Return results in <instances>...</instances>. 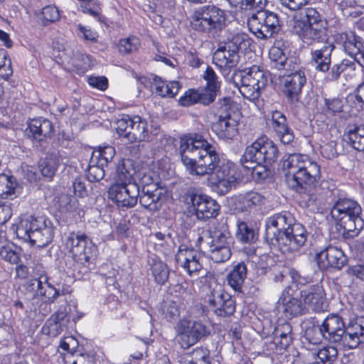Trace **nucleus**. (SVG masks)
<instances>
[{"label":"nucleus","instance_id":"obj_1","mask_svg":"<svg viewBox=\"0 0 364 364\" xmlns=\"http://www.w3.org/2000/svg\"><path fill=\"white\" fill-rule=\"evenodd\" d=\"M181 161L191 176L209 177V183L221 193H228L241 179L237 166L222 159L215 146L201 137L182 139Z\"/></svg>","mask_w":364,"mask_h":364},{"label":"nucleus","instance_id":"obj_2","mask_svg":"<svg viewBox=\"0 0 364 364\" xmlns=\"http://www.w3.org/2000/svg\"><path fill=\"white\" fill-rule=\"evenodd\" d=\"M292 222L287 212L276 213L266 220V238L277 244L283 253L298 252L307 240L304 226Z\"/></svg>","mask_w":364,"mask_h":364},{"label":"nucleus","instance_id":"obj_3","mask_svg":"<svg viewBox=\"0 0 364 364\" xmlns=\"http://www.w3.org/2000/svg\"><path fill=\"white\" fill-rule=\"evenodd\" d=\"M279 151L274 143L266 136L257 139L250 146H247L240 159L241 179L245 177L246 180L252 178L259 181L268 176L267 165L272 164L277 159Z\"/></svg>","mask_w":364,"mask_h":364},{"label":"nucleus","instance_id":"obj_4","mask_svg":"<svg viewBox=\"0 0 364 364\" xmlns=\"http://www.w3.org/2000/svg\"><path fill=\"white\" fill-rule=\"evenodd\" d=\"M282 166L288 187L297 192L306 189L320 178V166L306 155L291 154Z\"/></svg>","mask_w":364,"mask_h":364},{"label":"nucleus","instance_id":"obj_5","mask_svg":"<svg viewBox=\"0 0 364 364\" xmlns=\"http://www.w3.org/2000/svg\"><path fill=\"white\" fill-rule=\"evenodd\" d=\"M16 236L31 245L43 247L53 239V232L50 222L43 217L27 215L21 218L16 228Z\"/></svg>","mask_w":364,"mask_h":364},{"label":"nucleus","instance_id":"obj_6","mask_svg":"<svg viewBox=\"0 0 364 364\" xmlns=\"http://www.w3.org/2000/svg\"><path fill=\"white\" fill-rule=\"evenodd\" d=\"M232 80L240 94L250 101L257 100L261 91L267 84V76L259 66L253 65L244 70H237L232 75Z\"/></svg>","mask_w":364,"mask_h":364},{"label":"nucleus","instance_id":"obj_7","mask_svg":"<svg viewBox=\"0 0 364 364\" xmlns=\"http://www.w3.org/2000/svg\"><path fill=\"white\" fill-rule=\"evenodd\" d=\"M295 32L307 43H323L326 38V22L321 20L319 14L313 8H308L295 20Z\"/></svg>","mask_w":364,"mask_h":364},{"label":"nucleus","instance_id":"obj_8","mask_svg":"<svg viewBox=\"0 0 364 364\" xmlns=\"http://www.w3.org/2000/svg\"><path fill=\"white\" fill-rule=\"evenodd\" d=\"M361 213V206L356 201L348 198L338 200L331 210L332 217L346 231L353 232L351 236L357 235L364 225Z\"/></svg>","mask_w":364,"mask_h":364},{"label":"nucleus","instance_id":"obj_9","mask_svg":"<svg viewBox=\"0 0 364 364\" xmlns=\"http://www.w3.org/2000/svg\"><path fill=\"white\" fill-rule=\"evenodd\" d=\"M201 282L203 283L202 291L205 295V301L218 316H226L234 313L233 301L212 274H207Z\"/></svg>","mask_w":364,"mask_h":364},{"label":"nucleus","instance_id":"obj_10","mask_svg":"<svg viewBox=\"0 0 364 364\" xmlns=\"http://www.w3.org/2000/svg\"><path fill=\"white\" fill-rule=\"evenodd\" d=\"M225 22L223 10L211 5L195 10L191 15V26L197 31L209 33L220 30Z\"/></svg>","mask_w":364,"mask_h":364},{"label":"nucleus","instance_id":"obj_11","mask_svg":"<svg viewBox=\"0 0 364 364\" xmlns=\"http://www.w3.org/2000/svg\"><path fill=\"white\" fill-rule=\"evenodd\" d=\"M344 322L337 314H330L320 325L306 331V338L313 344L319 343L322 339L331 343H337L341 335L344 333Z\"/></svg>","mask_w":364,"mask_h":364},{"label":"nucleus","instance_id":"obj_12","mask_svg":"<svg viewBox=\"0 0 364 364\" xmlns=\"http://www.w3.org/2000/svg\"><path fill=\"white\" fill-rule=\"evenodd\" d=\"M176 339L181 347L187 349L210 334L211 328L201 321L183 318L176 327Z\"/></svg>","mask_w":364,"mask_h":364},{"label":"nucleus","instance_id":"obj_13","mask_svg":"<svg viewBox=\"0 0 364 364\" xmlns=\"http://www.w3.org/2000/svg\"><path fill=\"white\" fill-rule=\"evenodd\" d=\"M250 31L257 38H271L280 28V21L277 14L268 10H260L253 13L247 19Z\"/></svg>","mask_w":364,"mask_h":364},{"label":"nucleus","instance_id":"obj_14","mask_svg":"<svg viewBox=\"0 0 364 364\" xmlns=\"http://www.w3.org/2000/svg\"><path fill=\"white\" fill-rule=\"evenodd\" d=\"M117 132L131 143L144 141L149 138L146 122L135 115L124 116L117 122Z\"/></svg>","mask_w":364,"mask_h":364},{"label":"nucleus","instance_id":"obj_15","mask_svg":"<svg viewBox=\"0 0 364 364\" xmlns=\"http://www.w3.org/2000/svg\"><path fill=\"white\" fill-rule=\"evenodd\" d=\"M65 247L78 262H89L95 251V247L87 236L81 232H70L65 240Z\"/></svg>","mask_w":364,"mask_h":364},{"label":"nucleus","instance_id":"obj_16","mask_svg":"<svg viewBox=\"0 0 364 364\" xmlns=\"http://www.w3.org/2000/svg\"><path fill=\"white\" fill-rule=\"evenodd\" d=\"M139 187L137 183H112L108 190V198L119 208L134 207L138 200Z\"/></svg>","mask_w":364,"mask_h":364},{"label":"nucleus","instance_id":"obj_17","mask_svg":"<svg viewBox=\"0 0 364 364\" xmlns=\"http://www.w3.org/2000/svg\"><path fill=\"white\" fill-rule=\"evenodd\" d=\"M26 288L34 297L41 298L43 301L53 303L58 296L64 294L56 289L49 282L46 275L42 274L26 282Z\"/></svg>","mask_w":364,"mask_h":364},{"label":"nucleus","instance_id":"obj_18","mask_svg":"<svg viewBox=\"0 0 364 364\" xmlns=\"http://www.w3.org/2000/svg\"><path fill=\"white\" fill-rule=\"evenodd\" d=\"M202 256L196 250L182 245L179 247L176 261L190 276L197 274L203 269Z\"/></svg>","mask_w":364,"mask_h":364},{"label":"nucleus","instance_id":"obj_19","mask_svg":"<svg viewBox=\"0 0 364 364\" xmlns=\"http://www.w3.org/2000/svg\"><path fill=\"white\" fill-rule=\"evenodd\" d=\"M211 129L220 139H233L238 134V114L230 112L220 114Z\"/></svg>","mask_w":364,"mask_h":364},{"label":"nucleus","instance_id":"obj_20","mask_svg":"<svg viewBox=\"0 0 364 364\" xmlns=\"http://www.w3.org/2000/svg\"><path fill=\"white\" fill-rule=\"evenodd\" d=\"M364 341V318L356 319L355 322L344 326V333L337 343L345 349H353Z\"/></svg>","mask_w":364,"mask_h":364},{"label":"nucleus","instance_id":"obj_21","mask_svg":"<svg viewBox=\"0 0 364 364\" xmlns=\"http://www.w3.org/2000/svg\"><path fill=\"white\" fill-rule=\"evenodd\" d=\"M318 267L326 269L333 267L341 269L347 262V257L343 250L335 246H328L323 250L316 253L315 257Z\"/></svg>","mask_w":364,"mask_h":364},{"label":"nucleus","instance_id":"obj_22","mask_svg":"<svg viewBox=\"0 0 364 364\" xmlns=\"http://www.w3.org/2000/svg\"><path fill=\"white\" fill-rule=\"evenodd\" d=\"M325 295L322 286L319 284L310 286L301 291L306 310L314 312H321L326 309L327 305Z\"/></svg>","mask_w":364,"mask_h":364},{"label":"nucleus","instance_id":"obj_23","mask_svg":"<svg viewBox=\"0 0 364 364\" xmlns=\"http://www.w3.org/2000/svg\"><path fill=\"white\" fill-rule=\"evenodd\" d=\"M191 200L198 219L215 218L219 213L220 205L208 196L195 194L191 196Z\"/></svg>","mask_w":364,"mask_h":364},{"label":"nucleus","instance_id":"obj_24","mask_svg":"<svg viewBox=\"0 0 364 364\" xmlns=\"http://www.w3.org/2000/svg\"><path fill=\"white\" fill-rule=\"evenodd\" d=\"M335 46L333 43L324 41L322 45H315L311 49V62L315 69L322 73H326L331 64V54Z\"/></svg>","mask_w":364,"mask_h":364},{"label":"nucleus","instance_id":"obj_25","mask_svg":"<svg viewBox=\"0 0 364 364\" xmlns=\"http://www.w3.org/2000/svg\"><path fill=\"white\" fill-rule=\"evenodd\" d=\"M239 54L231 50L229 46L219 47L213 53V62L223 75H228L230 70L239 62Z\"/></svg>","mask_w":364,"mask_h":364},{"label":"nucleus","instance_id":"obj_26","mask_svg":"<svg viewBox=\"0 0 364 364\" xmlns=\"http://www.w3.org/2000/svg\"><path fill=\"white\" fill-rule=\"evenodd\" d=\"M306 82V75L303 70H296L287 75L283 80L284 95L291 101L297 100Z\"/></svg>","mask_w":364,"mask_h":364},{"label":"nucleus","instance_id":"obj_27","mask_svg":"<svg viewBox=\"0 0 364 364\" xmlns=\"http://www.w3.org/2000/svg\"><path fill=\"white\" fill-rule=\"evenodd\" d=\"M166 196V191L161 187L145 186L142 188L139 203L151 211L157 210Z\"/></svg>","mask_w":364,"mask_h":364},{"label":"nucleus","instance_id":"obj_28","mask_svg":"<svg viewBox=\"0 0 364 364\" xmlns=\"http://www.w3.org/2000/svg\"><path fill=\"white\" fill-rule=\"evenodd\" d=\"M264 201V197L256 191H248L234 198L235 210L239 212L256 210L261 207Z\"/></svg>","mask_w":364,"mask_h":364},{"label":"nucleus","instance_id":"obj_29","mask_svg":"<svg viewBox=\"0 0 364 364\" xmlns=\"http://www.w3.org/2000/svg\"><path fill=\"white\" fill-rule=\"evenodd\" d=\"M278 304L284 316L291 318L304 314L306 311L304 304L296 298L291 296L289 290L285 289L279 299Z\"/></svg>","mask_w":364,"mask_h":364},{"label":"nucleus","instance_id":"obj_30","mask_svg":"<svg viewBox=\"0 0 364 364\" xmlns=\"http://www.w3.org/2000/svg\"><path fill=\"white\" fill-rule=\"evenodd\" d=\"M53 131L52 123L43 117L31 119L26 129V134L30 138L42 141L49 136Z\"/></svg>","mask_w":364,"mask_h":364},{"label":"nucleus","instance_id":"obj_31","mask_svg":"<svg viewBox=\"0 0 364 364\" xmlns=\"http://www.w3.org/2000/svg\"><path fill=\"white\" fill-rule=\"evenodd\" d=\"M136 173L134 162L131 159H123L119 161L113 173V183L129 184L134 182L133 176Z\"/></svg>","mask_w":364,"mask_h":364},{"label":"nucleus","instance_id":"obj_32","mask_svg":"<svg viewBox=\"0 0 364 364\" xmlns=\"http://www.w3.org/2000/svg\"><path fill=\"white\" fill-rule=\"evenodd\" d=\"M286 117L279 111H274L272 114V125L281 141L288 144L294 139L292 131L286 124Z\"/></svg>","mask_w":364,"mask_h":364},{"label":"nucleus","instance_id":"obj_33","mask_svg":"<svg viewBox=\"0 0 364 364\" xmlns=\"http://www.w3.org/2000/svg\"><path fill=\"white\" fill-rule=\"evenodd\" d=\"M150 80L151 90L161 97H173L181 89L177 81L165 82L157 76H152Z\"/></svg>","mask_w":364,"mask_h":364},{"label":"nucleus","instance_id":"obj_34","mask_svg":"<svg viewBox=\"0 0 364 364\" xmlns=\"http://www.w3.org/2000/svg\"><path fill=\"white\" fill-rule=\"evenodd\" d=\"M21 193V187L16 178L6 174H0V197L14 199Z\"/></svg>","mask_w":364,"mask_h":364},{"label":"nucleus","instance_id":"obj_35","mask_svg":"<svg viewBox=\"0 0 364 364\" xmlns=\"http://www.w3.org/2000/svg\"><path fill=\"white\" fill-rule=\"evenodd\" d=\"M336 41L350 57L354 55L355 52H358L360 47L363 45L360 38L353 31H346L338 34Z\"/></svg>","mask_w":364,"mask_h":364},{"label":"nucleus","instance_id":"obj_36","mask_svg":"<svg viewBox=\"0 0 364 364\" xmlns=\"http://www.w3.org/2000/svg\"><path fill=\"white\" fill-rule=\"evenodd\" d=\"M247 266L243 262H239L233 265L232 269L227 276L228 284L235 291L240 292L245 279L247 277Z\"/></svg>","mask_w":364,"mask_h":364},{"label":"nucleus","instance_id":"obj_37","mask_svg":"<svg viewBox=\"0 0 364 364\" xmlns=\"http://www.w3.org/2000/svg\"><path fill=\"white\" fill-rule=\"evenodd\" d=\"M212 102L211 96L208 97V95H206L204 91L197 90H188L179 99L180 105L185 107H188L196 103L208 105Z\"/></svg>","mask_w":364,"mask_h":364},{"label":"nucleus","instance_id":"obj_38","mask_svg":"<svg viewBox=\"0 0 364 364\" xmlns=\"http://www.w3.org/2000/svg\"><path fill=\"white\" fill-rule=\"evenodd\" d=\"M150 269L155 282L160 285L164 284L169 276V269L165 262L157 257L150 259Z\"/></svg>","mask_w":364,"mask_h":364},{"label":"nucleus","instance_id":"obj_39","mask_svg":"<svg viewBox=\"0 0 364 364\" xmlns=\"http://www.w3.org/2000/svg\"><path fill=\"white\" fill-rule=\"evenodd\" d=\"M209 240L207 242H231L230 233L225 222L220 221L210 228Z\"/></svg>","mask_w":364,"mask_h":364},{"label":"nucleus","instance_id":"obj_40","mask_svg":"<svg viewBox=\"0 0 364 364\" xmlns=\"http://www.w3.org/2000/svg\"><path fill=\"white\" fill-rule=\"evenodd\" d=\"M115 155V149L109 145L99 146L92 151L91 163H97L100 165H107Z\"/></svg>","mask_w":364,"mask_h":364},{"label":"nucleus","instance_id":"obj_41","mask_svg":"<svg viewBox=\"0 0 364 364\" xmlns=\"http://www.w3.org/2000/svg\"><path fill=\"white\" fill-rule=\"evenodd\" d=\"M203 78L206 81V86L203 91L208 95V97H212L213 102L220 88L218 76L213 69L208 66L204 72Z\"/></svg>","mask_w":364,"mask_h":364},{"label":"nucleus","instance_id":"obj_42","mask_svg":"<svg viewBox=\"0 0 364 364\" xmlns=\"http://www.w3.org/2000/svg\"><path fill=\"white\" fill-rule=\"evenodd\" d=\"M270 67L278 70H287L286 68L287 58L284 50L276 46H272L269 51Z\"/></svg>","mask_w":364,"mask_h":364},{"label":"nucleus","instance_id":"obj_43","mask_svg":"<svg viewBox=\"0 0 364 364\" xmlns=\"http://www.w3.org/2000/svg\"><path fill=\"white\" fill-rule=\"evenodd\" d=\"M348 139L355 149L364 151V126H354L349 128Z\"/></svg>","mask_w":364,"mask_h":364},{"label":"nucleus","instance_id":"obj_44","mask_svg":"<svg viewBox=\"0 0 364 364\" xmlns=\"http://www.w3.org/2000/svg\"><path fill=\"white\" fill-rule=\"evenodd\" d=\"M59 205L63 212H69L78 215L82 213L78 200L74 196L62 195L59 198Z\"/></svg>","mask_w":364,"mask_h":364},{"label":"nucleus","instance_id":"obj_45","mask_svg":"<svg viewBox=\"0 0 364 364\" xmlns=\"http://www.w3.org/2000/svg\"><path fill=\"white\" fill-rule=\"evenodd\" d=\"M82 314L77 312L76 316H73L71 314V306L69 305L61 306L58 311L50 316L52 321H55L59 323H63L67 326L70 319H72L75 323L81 318Z\"/></svg>","mask_w":364,"mask_h":364},{"label":"nucleus","instance_id":"obj_46","mask_svg":"<svg viewBox=\"0 0 364 364\" xmlns=\"http://www.w3.org/2000/svg\"><path fill=\"white\" fill-rule=\"evenodd\" d=\"M346 100L356 111L364 110V81L357 86L353 93L348 95Z\"/></svg>","mask_w":364,"mask_h":364},{"label":"nucleus","instance_id":"obj_47","mask_svg":"<svg viewBox=\"0 0 364 364\" xmlns=\"http://www.w3.org/2000/svg\"><path fill=\"white\" fill-rule=\"evenodd\" d=\"M356 69V65L354 60L343 59L339 63L334 64L330 72L331 79L336 80L342 73L349 71L353 72Z\"/></svg>","mask_w":364,"mask_h":364},{"label":"nucleus","instance_id":"obj_48","mask_svg":"<svg viewBox=\"0 0 364 364\" xmlns=\"http://www.w3.org/2000/svg\"><path fill=\"white\" fill-rule=\"evenodd\" d=\"M140 46L139 39L135 36L122 38L119 41L118 49L122 54H129L136 50Z\"/></svg>","mask_w":364,"mask_h":364},{"label":"nucleus","instance_id":"obj_49","mask_svg":"<svg viewBox=\"0 0 364 364\" xmlns=\"http://www.w3.org/2000/svg\"><path fill=\"white\" fill-rule=\"evenodd\" d=\"M0 257L11 264H17L19 260L18 253L12 243H7L0 247Z\"/></svg>","mask_w":364,"mask_h":364},{"label":"nucleus","instance_id":"obj_50","mask_svg":"<svg viewBox=\"0 0 364 364\" xmlns=\"http://www.w3.org/2000/svg\"><path fill=\"white\" fill-rule=\"evenodd\" d=\"M225 45L229 46L231 50H233L238 54L240 49L245 48L249 46V38L244 33H237L232 36L231 40L225 43Z\"/></svg>","mask_w":364,"mask_h":364},{"label":"nucleus","instance_id":"obj_51","mask_svg":"<svg viewBox=\"0 0 364 364\" xmlns=\"http://www.w3.org/2000/svg\"><path fill=\"white\" fill-rule=\"evenodd\" d=\"M316 355L323 364H332L338 356V350L333 346H326L318 350Z\"/></svg>","mask_w":364,"mask_h":364},{"label":"nucleus","instance_id":"obj_52","mask_svg":"<svg viewBox=\"0 0 364 364\" xmlns=\"http://www.w3.org/2000/svg\"><path fill=\"white\" fill-rule=\"evenodd\" d=\"M336 144L337 143L335 139H331L329 141L321 140L320 144L321 154L328 159H334L338 155Z\"/></svg>","mask_w":364,"mask_h":364},{"label":"nucleus","instance_id":"obj_53","mask_svg":"<svg viewBox=\"0 0 364 364\" xmlns=\"http://www.w3.org/2000/svg\"><path fill=\"white\" fill-rule=\"evenodd\" d=\"M42 21L44 25L53 23L59 20L60 11L58 9L53 5L46 6L41 11Z\"/></svg>","mask_w":364,"mask_h":364},{"label":"nucleus","instance_id":"obj_54","mask_svg":"<svg viewBox=\"0 0 364 364\" xmlns=\"http://www.w3.org/2000/svg\"><path fill=\"white\" fill-rule=\"evenodd\" d=\"M236 237L239 241L247 243L253 240L254 231L247 226L246 223L240 222L237 223Z\"/></svg>","mask_w":364,"mask_h":364},{"label":"nucleus","instance_id":"obj_55","mask_svg":"<svg viewBox=\"0 0 364 364\" xmlns=\"http://www.w3.org/2000/svg\"><path fill=\"white\" fill-rule=\"evenodd\" d=\"M39 168L41 174L47 178H51L57 169L56 161L53 158L42 159L39 164Z\"/></svg>","mask_w":364,"mask_h":364},{"label":"nucleus","instance_id":"obj_56","mask_svg":"<svg viewBox=\"0 0 364 364\" xmlns=\"http://www.w3.org/2000/svg\"><path fill=\"white\" fill-rule=\"evenodd\" d=\"M325 112L328 114H336L343 110V101L339 97L325 98Z\"/></svg>","mask_w":364,"mask_h":364},{"label":"nucleus","instance_id":"obj_57","mask_svg":"<svg viewBox=\"0 0 364 364\" xmlns=\"http://www.w3.org/2000/svg\"><path fill=\"white\" fill-rule=\"evenodd\" d=\"M103 166L97 163H91V161H90L87 176L90 182L100 181L104 178L105 171Z\"/></svg>","mask_w":364,"mask_h":364},{"label":"nucleus","instance_id":"obj_58","mask_svg":"<svg viewBox=\"0 0 364 364\" xmlns=\"http://www.w3.org/2000/svg\"><path fill=\"white\" fill-rule=\"evenodd\" d=\"M65 328L66 326L63 323L52 321L50 318L43 327V331L50 337H56L60 334Z\"/></svg>","mask_w":364,"mask_h":364},{"label":"nucleus","instance_id":"obj_59","mask_svg":"<svg viewBox=\"0 0 364 364\" xmlns=\"http://www.w3.org/2000/svg\"><path fill=\"white\" fill-rule=\"evenodd\" d=\"M141 182L143 188H145V186L151 187V186H154V188L159 187L160 173L159 169L156 171L149 170L144 173Z\"/></svg>","mask_w":364,"mask_h":364},{"label":"nucleus","instance_id":"obj_60","mask_svg":"<svg viewBox=\"0 0 364 364\" xmlns=\"http://www.w3.org/2000/svg\"><path fill=\"white\" fill-rule=\"evenodd\" d=\"M162 311L164 317L169 321H176L180 314L178 306L174 301L166 302Z\"/></svg>","mask_w":364,"mask_h":364},{"label":"nucleus","instance_id":"obj_61","mask_svg":"<svg viewBox=\"0 0 364 364\" xmlns=\"http://www.w3.org/2000/svg\"><path fill=\"white\" fill-rule=\"evenodd\" d=\"M77 35L85 41L90 42H97L98 33L89 26H83L80 23L77 25Z\"/></svg>","mask_w":364,"mask_h":364},{"label":"nucleus","instance_id":"obj_62","mask_svg":"<svg viewBox=\"0 0 364 364\" xmlns=\"http://www.w3.org/2000/svg\"><path fill=\"white\" fill-rule=\"evenodd\" d=\"M210 251V258L215 262L220 263L228 260L231 256L230 247H225L221 250H212Z\"/></svg>","mask_w":364,"mask_h":364},{"label":"nucleus","instance_id":"obj_63","mask_svg":"<svg viewBox=\"0 0 364 364\" xmlns=\"http://www.w3.org/2000/svg\"><path fill=\"white\" fill-rule=\"evenodd\" d=\"M282 329L277 328V333L281 338L280 343L282 347H287L291 341V328L289 323H284L281 326Z\"/></svg>","mask_w":364,"mask_h":364},{"label":"nucleus","instance_id":"obj_64","mask_svg":"<svg viewBox=\"0 0 364 364\" xmlns=\"http://www.w3.org/2000/svg\"><path fill=\"white\" fill-rule=\"evenodd\" d=\"M78 347V341L73 336H66L61 340L59 348L68 353L73 354Z\"/></svg>","mask_w":364,"mask_h":364}]
</instances>
